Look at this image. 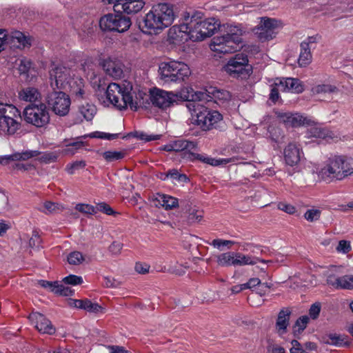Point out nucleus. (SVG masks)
<instances>
[{
	"label": "nucleus",
	"instance_id": "nucleus-1",
	"mask_svg": "<svg viewBox=\"0 0 353 353\" xmlns=\"http://www.w3.org/2000/svg\"><path fill=\"white\" fill-rule=\"evenodd\" d=\"M105 97H99V101L104 106L112 105L119 110H125L128 107L132 110H137L140 106L147 104V96L143 90L137 91L132 83L123 81L121 83H111L105 92Z\"/></svg>",
	"mask_w": 353,
	"mask_h": 353
},
{
	"label": "nucleus",
	"instance_id": "nucleus-2",
	"mask_svg": "<svg viewBox=\"0 0 353 353\" xmlns=\"http://www.w3.org/2000/svg\"><path fill=\"white\" fill-rule=\"evenodd\" d=\"M353 175V158L347 155H332L318 171L319 177L326 182L342 181Z\"/></svg>",
	"mask_w": 353,
	"mask_h": 353
},
{
	"label": "nucleus",
	"instance_id": "nucleus-3",
	"mask_svg": "<svg viewBox=\"0 0 353 353\" xmlns=\"http://www.w3.org/2000/svg\"><path fill=\"white\" fill-rule=\"evenodd\" d=\"M174 6L168 3L154 5L143 19V29L148 34H158L172 25L176 18Z\"/></svg>",
	"mask_w": 353,
	"mask_h": 353
},
{
	"label": "nucleus",
	"instance_id": "nucleus-4",
	"mask_svg": "<svg viewBox=\"0 0 353 353\" xmlns=\"http://www.w3.org/2000/svg\"><path fill=\"white\" fill-rule=\"evenodd\" d=\"M221 36L214 37L210 43V49L218 53H232L241 48L242 30L230 24L220 26Z\"/></svg>",
	"mask_w": 353,
	"mask_h": 353
},
{
	"label": "nucleus",
	"instance_id": "nucleus-5",
	"mask_svg": "<svg viewBox=\"0 0 353 353\" xmlns=\"http://www.w3.org/2000/svg\"><path fill=\"white\" fill-rule=\"evenodd\" d=\"M50 85L54 90L65 89L68 85L70 91L77 99L85 98V91L82 79L72 80L71 71L63 65H54L50 71Z\"/></svg>",
	"mask_w": 353,
	"mask_h": 353
},
{
	"label": "nucleus",
	"instance_id": "nucleus-6",
	"mask_svg": "<svg viewBox=\"0 0 353 353\" xmlns=\"http://www.w3.org/2000/svg\"><path fill=\"white\" fill-rule=\"evenodd\" d=\"M159 74L161 80L165 83H180L189 78L191 70L183 61L170 60L159 64Z\"/></svg>",
	"mask_w": 353,
	"mask_h": 353
},
{
	"label": "nucleus",
	"instance_id": "nucleus-7",
	"mask_svg": "<svg viewBox=\"0 0 353 353\" xmlns=\"http://www.w3.org/2000/svg\"><path fill=\"white\" fill-rule=\"evenodd\" d=\"M187 108L191 112L192 120L204 130H208L222 121V115L216 110H209L196 101H188Z\"/></svg>",
	"mask_w": 353,
	"mask_h": 353
},
{
	"label": "nucleus",
	"instance_id": "nucleus-8",
	"mask_svg": "<svg viewBox=\"0 0 353 353\" xmlns=\"http://www.w3.org/2000/svg\"><path fill=\"white\" fill-rule=\"evenodd\" d=\"M20 111L13 105L0 103V130L5 134H14L20 128Z\"/></svg>",
	"mask_w": 353,
	"mask_h": 353
},
{
	"label": "nucleus",
	"instance_id": "nucleus-9",
	"mask_svg": "<svg viewBox=\"0 0 353 353\" xmlns=\"http://www.w3.org/2000/svg\"><path fill=\"white\" fill-rule=\"evenodd\" d=\"M186 90L187 92L189 91L188 89ZM143 92L147 96L146 105L140 106V108H148L151 103L156 107L165 109L172 105L176 101L178 97H181V99L185 100L184 97L185 96L188 95V94H183L184 90H182V92H181L179 94H174L172 92H168L159 88H154L150 90L149 94H148L145 91Z\"/></svg>",
	"mask_w": 353,
	"mask_h": 353
},
{
	"label": "nucleus",
	"instance_id": "nucleus-10",
	"mask_svg": "<svg viewBox=\"0 0 353 353\" xmlns=\"http://www.w3.org/2000/svg\"><path fill=\"white\" fill-rule=\"evenodd\" d=\"M25 121L36 127H43L50 121V115L46 104H30L25 108L23 112Z\"/></svg>",
	"mask_w": 353,
	"mask_h": 353
},
{
	"label": "nucleus",
	"instance_id": "nucleus-11",
	"mask_svg": "<svg viewBox=\"0 0 353 353\" xmlns=\"http://www.w3.org/2000/svg\"><path fill=\"white\" fill-rule=\"evenodd\" d=\"M214 100L217 103H223L230 99V93L225 90L219 89L214 87H210L206 90L205 92L194 91L190 89V91H188V95L185 96L184 99L186 101H201L203 100Z\"/></svg>",
	"mask_w": 353,
	"mask_h": 353
},
{
	"label": "nucleus",
	"instance_id": "nucleus-12",
	"mask_svg": "<svg viewBox=\"0 0 353 353\" xmlns=\"http://www.w3.org/2000/svg\"><path fill=\"white\" fill-rule=\"evenodd\" d=\"M248 56L243 53L235 54L230 58L224 66V70L231 77L236 78H246L249 76Z\"/></svg>",
	"mask_w": 353,
	"mask_h": 353
},
{
	"label": "nucleus",
	"instance_id": "nucleus-13",
	"mask_svg": "<svg viewBox=\"0 0 353 353\" xmlns=\"http://www.w3.org/2000/svg\"><path fill=\"white\" fill-rule=\"evenodd\" d=\"M130 26V19L122 14H108L102 17L99 21V26L103 30L124 32Z\"/></svg>",
	"mask_w": 353,
	"mask_h": 353
},
{
	"label": "nucleus",
	"instance_id": "nucleus-14",
	"mask_svg": "<svg viewBox=\"0 0 353 353\" xmlns=\"http://www.w3.org/2000/svg\"><path fill=\"white\" fill-rule=\"evenodd\" d=\"M47 102L57 115L63 117L69 112L71 105L70 98L63 92L54 90L48 94Z\"/></svg>",
	"mask_w": 353,
	"mask_h": 353
},
{
	"label": "nucleus",
	"instance_id": "nucleus-15",
	"mask_svg": "<svg viewBox=\"0 0 353 353\" xmlns=\"http://www.w3.org/2000/svg\"><path fill=\"white\" fill-rule=\"evenodd\" d=\"M281 26V23L275 19L262 17L254 29L255 34L261 41L272 39L276 34V30Z\"/></svg>",
	"mask_w": 353,
	"mask_h": 353
},
{
	"label": "nucleus",
	"instance_id": "nucleus-16",
	"mask_svg": "<svg viewBox=\"0 0 353 353\" xmlns=\"http://www.w3.org/2000/svg\"><path fill=\"white\" fill-rule=\"evenodd\" d=\"M163 150L168 152H180L181 158L186 160L185 154L192 150H196L197 143L185 139H178L165 145Z\"/></svg>",
	"mask_w": 353,
	"mask_h": 353
},
{
	"label": "nucleus",
	"instance_id": "nucleus-17",
	"mask_svg": "<svg viewBox=\"0 0 353 353\" xmlns=\"http://www.w3.org/2000/svg\"><path fill=\"white\" fill-rule=\"evenodd\" d=\"M145 4L144 0H117L113 8L116 12L131 14L141 11Z\"/></svg>",
	"mask_w": 353,
	"mask_h": 353
},
{
	"label": "nucleus",
	"instance_id": "nucleus-18",
	"mask_svg": "<svg viewBox=\"0 0 353 353\" xmlns=\"http://www.w3.org/2000/svg\"><path fill=\"white\" fill-rule=\"evenodd\" d=\"M29 319L40 333L50 335L55 333L56 329L51 321L42 314L39 312L32 313L30 314Z\"/></svg>",
	"mask_w": 353,
	"mask_h": 353
},
{
	"label": "nucleus",
	"instance_id": "nucleus-19",
	"mask_svg": "<svg viewBox=\"0 0 353 353\" xmlns=\"http://www.w3.org/2000/svg\"><path fill=\"white\" fill-rule=\"evenodd\" d=\"M275 85L279 86L282 92L301 93L304 90L303 83L296 78L276 79Z\"/></svg>",
	"mask_w": 353,
	"mask_h": 353
},
{
	"label": "nucleus",
	"instance_id": "nucleus-20",
	"mask_svg": "<svg viewBox=\"0 0 353 353\" xmlns=\"http://www.w3.org/2000/svg\"><path fill=\"white\" fill-rule=\"evenodd\" d=\"M168 40L174 45H180L189 40V36L187 32V26L184 23L179 26H174L169 29Z\"/></svg>",
	"mask_w": 353,
	"mask_h": 353
},
{
	"label": "nucleus",
	"instance_id": "nucleus-21",
	"mask_svg": "<svg viewBox=\"0 0 353 353\" xmlns=\"http://www.w3.org/2000/svg\"><path fill=\"white\" fill-rule=\"evenodd\" d=\"M102 67L106 74L114 79H119L123 73V65L117 59L108 58L102 63Z\"/></svg>",
	"mask_w": 353,
	"mask_h": 353
},
{
	"label": "nucleus",
	"instance_id": "nucleus-22",
	"mask_svg": "<svg viewBox=\"0 0 353 353\" xmlns=\"http://www.w3.org/2000/svg\"><path fill=\"white\" fill-rule=\"evenodd\" d=\"M152 202L155 207H162L165 210H172L179 205L178 199L168 194L157 193L152 197Z\"/></svg>",
	"mask_w": 353,
	"mask_h": 353
},
{
	"label": "nucleus",
	"instance_id": "nucleus-23",
	"mask_svg": "<svg viewBox=\"0 0 353 353\" xmlns=\"http://www.w3.org/2000/svg\"><path fill=\"white\" fill-rule=\"evenodd\" d=\"M184 25L187 26L189 40L198 41L204 39L202 32L199 30V17L194 15L190 18L186 19V22L184 23Z\"/></svg>",
	"mask_w": 353,
	"mask_h": 353
},
{
	"label": "nucleus",
	"instance_id": "nucleus-24",
	"mask_svg": "<svg viewBox=\"0 0 353 353\" xmlns=\"http://www.w3.org/2000/svg\"><path fill=\"white\" fill-rule=\"evenodd\" d=\"M39 152L37 150H26L21 152H15L10 155L0 157V164L6 165L12 161H26L32 157H37Z\"/></svg>",
	"mask_w": 353,
	"mask_h": 353
},
{
	"label": "nucleus",
	"instance_id": "nucleus-25",
	"mask_svg": "<svg viewBox=\"0 0 353 353\" xmlns=\"http://www.w3.org/2000/svg\"><path fill=\"white\" fill-rule=\"evenodd\" d=\"M284 158L286 163L290 166L298 164L301 160V149L294 143H290L284 150Z\"/></svg>",
	"mask_w": 353,
	"mask_h": 353
},
{
	"label": "nucleus",
	"instance_id": "nucleus-26",
	"mask_svg": "<svg viewBox=\"0 0 353 353\" xmlns=\"http://www.w3.org/2000/svg\"><path fill=\"white\" fill-rule=\"evenodd\" d=\"M18 98L20 101L32 103L40 101L41 94L37 88L28 86L21 88L18 92Z\"/></svg>",
	"mask_w": 353,
	"mask_h": 353
},
{
	"label": "nucleus",
	"instance_id": "nucleus-27",
	"mask_svg": "<svg viewBox=\"0 0 353 353\" xmlns=\"http://www.w3.org/2000/svg\"><path fill=\"white\" fill-rule=\"evenodd\" d=\"M281 120L288 125L297 127L309 125L310 120L299 113L285 112L280 116Z\"/></svg>",
	"mask_w": 353,
	"mask_h": 353
},
{
	"label": "nucleus",
	"instance_id": "nucleus-28",
	"mask_svg": "<svg viewBox=\"0 0 353 353\" xmlns=\"http://www.w3.org/2000/svg\"><path fill=\"white\" fill-rule=\"evenodd\" d=\"M7 42L10 43L12 48H23L30 46V39L19 31L7 35Z\"/></svg>",
	"mask_w": 353,
	"mask_h": 353
},
{
	"label": "nucleus",
	"instance_id": "nucleus-29",
	"mask_svg": "<svg viewBox=\"0 0 353 353\" xmlns=\"http://www.w3.org/2000/svg\"><path fill=\"white\" fill-rule=\"evenodd\" d=\"M217 20L214 18H210L205 20H201L199 19V30L202 32L204 39L206 37H211L217 28H220L219 24L217 23Z\"/></svg>",
	"mask_w": 353,
	"mask_h": 353
},
{
	"label": "nucleus",
	"instance_id": "nucleus-30",
	"mask_svg": "<svg viewBox=\"0 0 353 353\" xmlns=\"http://www.w3.org/2000/svg\"><path fill=\"white\" fill-rule=\"evenodd\" d=\"M311 91L314 95L327 96L337 94L339 92V89L335 85L322 83L316 85L312 87Z\"/></svg>",
	"mask_w": 353,
	"mask_h": 353
},
{
	"label": "nucleus",
	"instance_id": "nucleus-31",
	"mask_svg": "<svg viewBox=\"0 0 353 353\" xmlns=\"http://www.w3.org/2000/svg\"><path fill=\"white\" fill-rule=\"evenodd\" d=\"M74 306L83 309L89 312L98 313L103 312V307L97 303H92L88 299L73 300Z\"/></svg>",
	"mask_w": 353,
	"mask_h": 353
},
{
	"label": "nucleus",
	"instance_id": "nucleus-32",
	"mask_svg": "<svg viewBox=\"0 0 353 353\" xmlns=\"http://www.w3.org/2000/svg\"><path fill=\"white\" fill-rule=\"evenodd\" d=\"M310 137L317 139H325L326 141L337 139L334 133L325 128L315 127L310 130Z\"/></svg>",
	"mask_w": 353,
	"mask_h": 353
},
{
	"label": "nucleus",
	"instance_id": "nucleus-33",
	"mask_svg": "<svg viewBox=\"0 0 353 353\" xmlns=\"http://www.w3.org/2000/svg\"><path fill=\"white\" fill-rule=\"evenodd\" d=\"M235 266H243L247 265H255L258 262L266 263L265 260H261L257 257H253L250 255L243 254L240 252H235Z\"/></svg>",
	"mask_w": 353,
	"mask_h": 353
},
{
	"label": "nucleus",
	"instance_id": "nucleus-34",
	"mask_svg": "<svg viewBox=\"0 0 353 353\" xmlns=\"http://www.w3.org/2000/svg\"><path fill=\"white\" fill-rule=\"evenodd\" d=\"M290 312L288 310H282L278 315L276 326L279 334L285 332L286 328L289 324Z\"/></svg>",
	"mask_w": 353,
	"mask_h": 353
},
{
	"label": "nucleus",
	"instance_id": "nucleus-35",
	"mask_svg": "<svg viewBox=\"0 0 353 353\" xmlns=\"http://www.w3.org/2000/svg\"><path fill=\"white\" fill-rule=\"evenodd\" d=\"M216 263L218 265L221 267H229L235 266V252H227L216 256Z\"/></svg>",
	"mask_w": 353,
	"mask_h": 353
},
{
	"label": "nucleus",
	"instance_id": "nucleus-36",
	"mask_svg": "<svg viewBox=\"0 0 353 353\" xmlns=\"http://www.w3.org/2000/svg\"><path fill=\"white\" fill-rule=\"evenodd\" d=\"M161 175V179L166 180L170 179L173 182L187 183L189 180L185 174L179 173L176 169L169 170L167 172Z\"/></svg>",
	"mask_w": 353,
	"mask_h": 353
},
{
	"label": "nucleus",
	"instance_id": "nucleus-37",
	"mask_svg": "<svg viewBox=\"0 0 353 353\" xmlns=\"http://www.w3.org/2000/svg\"><path fill=\"white\" fill-rule=\"evenodd\" d=\"M79 112L86 121H91L97 113V108L93 104L87 103L79 106Z\"/></svg>",
	"mask_w": 353,
	"mask_h": 353
},
{
	"label": "nucleus",
	"instance_id": "nucleus-38",
	"mask_svg": "<svg viewBox=\"0 0 353 353\" xmlns=\"http://www.w3.org/2000/svg\"><path fill=\"white\" fill-rule=\"evenodd\" d=\"M257 285L260 288L259 293L261 295L265 294L270 288L266 283H261L259 278H251L247 283H243V288H245V289H252Z\"/></svg>",
	"mask_w": 353,
	"mask_h": 353
},
{
	"label": "nucleus",
	"instance_id": "nucleus-39",
	"mask_svg": "<svg viewBox=\"0 0 353 353\" xmlns=\"http://www.w3.org/2000/svg\"><path fill=\"white\" fill-rule=\"evenodd\" d=\"M203 216V212L199 208L194 207H190L188 210L187 220L190 224L199 223Z\"/></svg>",
	"mask_w": 353,
	"mask_h": 353
},
{
	"label": "nucleus",
	"instance_id": "nucleus-40",
	"mask_svg": "<svg viewBox=\"0 0 353 353\" xmlns=\"http://www.w3.org/2000/svg\"><path fill=\"white\" fill-rule=\"evenodd\" d=\"M310 48L301 47V52L299 58V64L301 67L307 65L312 60V54Z\"/></svg>",
	"mask_w": 353,
	"mask_h": 353
},
{
	"label": "nucleus",
	"instance_id": "nucleus-41",
	"mask_svg": "<svg viewBox=\"0 0 353 353\" xmlns=\"http://www.w3.org/2000/svg\"><path fill=\"white\" fill-rule=\"evenodd\" d=\"M102 157L107 162H112L122 159L125 152L116 150H108L101 153Z\"/></svg>",
	"mask_w": 353,
	"mask_h": 353
},
{
	"label": "nucleus",
	"instance_id": "nucleus-42",
	"mask_svg": "<svg viewBox=\"0 0 353 353\" xmlns=\"http://www.w3.org/2000/svg\"><path fill=\"white\" fill-rule=\"evenodd\" d=\"M65 146L66 148L63 149V153L67 155H73L83 146V142L81 141H70Z\"/></svg>",
	"mask_w": 353,
	"mask_h": 353
},
{
	"label": "nucleus",
	"instance_id": "nucleus-43",
	"mask_svg": "<svg viewBox=\"0 0 353 353\" xmlns=\"http://www.w3.org/2000/svg\"><path fill=\"white\" fill-rule=\"evenodd\" d=\"M326 343L327 344L341 347L346 345L345 338L343 336L337 335V334H330L327 336Z\"/></svg>",
	"mask_w": 353,
	"mask_h": 353
},
{
	"label": "nucleus",
	"instance_id": "nucleus-44",
	"mask_svg": "<svg viewBox=\"0 0 353 353\" xmlns=\"http://www.w3.org/2000/svg\"><path fill=\"white\" fill-rule=\"evenodd\" d=\"M337 289H352L353 275H344L340 276Z\"/></svg>",
	"mask_w": 353,
	"mask_h": 353
},
{
	"label": "nucleus",
	"instance_id": "nucleus-45",
	"mask_svg": "<svg viewBox=\"0 0 353 353\" xmlns=\"http://www.w3.org/2000/svg\"><path fill=\"white\" fill-rule=\"evenodd\" d=\"M86 163L85 161H75L72 163H68L65 167V171L69 174H73L77 170L83 169L85 167Z\"/></svg>",
	"mask_w": 353,
	"mask_h": 353
},
{
	"label": "nucleus",
	"instance_id": "nucleus-46",
	"mask_svg": "<svg viewBox=\"0 0 353 353\" xmlns=\"http://www.w3.org/2000/svg\"><path fill=\"white\" fill-rule=\"evenodd\" d=\"M84 261V257L80 252L74 251L68 256V261L71 265H79Z\"/></svg>",
	"mask_w": 353,
	"mask_h": 353
},
{
	"label": "nucleus",
	"instance_id": "nucleus-47",
	"mask_svg": "<svg viewBox=\"0 0 353 353\" xmlns=\"http://www.w3.org/2000/svg\"><path fill=\"white\" fill-rule=\"evenodd\" d=\"M321 214V210L318 209H309L304 214V218L310 222L319 220Z\"/></svg>",
	"mask_w": 353,
	"mask_h": 353
},
{
	"label": "nucleus",
	"instance_id": "nucleus-48",
	"mask_svg": "<svg viewBox=\"0 0 353 353\" xmlns=\"http://www.w3.org/2000/svg\"><path fill=\"white\" fill-rule=\"evenodd\" d=\"M230 162H232V159H214L206 156L203 163L212 166H219L221 165H225Z\"/></svg>",
	"mask_w": 353,
	"mask_h": 353
},
{
	"label": "nucleus",
	"instance_id": "nucleus-49",
	"mask_svg": "<svg viewBox=\"0 0 353 353\" xmlns=\"http://www.w3.org/2000/svg\"><path fill=\"white\" fill-rule=\"evenodd\" d=\"M53 292L59 295L68 296L72 295L73 291L70 289V288L65 286L59 282H57L56 288L53 289Z\"/></svg>",
	"mask_w": 353,
	"mask_h": 353
},
{
	"label": "nucleus",
	"instance_id": "nucleus-50",
	"mask_svg": "<svg viewBox=\"0 0 353 353\" xmlns=\"http://www.w3.org/2000/svg\"><path fill=\"white\" fill-rule=\"evenodd\" d=\"M94 208L95 214L98 212H102L108 215H113L116 214L113 209L108 204L104 202L97 203Z\"/></svg>",
	"mask_w": 353,
	"mask_h": 353
},
{
	"label": "nucleus",
	"instance_id": "nucleus-51",
	"mask_svg": "<svg viewBox=\"0 0 353 353\" xmlns=\"http://www.w3.org/2000/svg\"><path fill=\"white\" fill-rule=\"evenodd\" d=\"M309 322V317L307 316H302L299 318L294 326V332H302L307 326Z\"/></svg>",
	"mask_w": 353,
	"mask_h": 353
},
{
	"label": "nucleus",
	"instance_id": "nucleus-52",
	"mask_svg": "<svg viewBox=\"0 0 353 353\" xmlns=\"http://www.w3.org/2000/svg\"><path fill=\"white\" fill-rule=\"evenodd\" d=\"M32 65V63L30 60L27 59H21L19 65V71L20 74H28L29 72H31Z\"/></svg>",
	"mask_w": 353,
	"mask_h": 353
},
{
	"label": "nucleus",
	"instance_id": "nucleus-53",
	"mask_svg": "<svg viewBox=\"0 0 353 353\" xmlns=\"http://www.w3.org/2000/svg\"><path fill=\"white\" fill-rule=\"evenodd\" d=\"M59 157V154L57 152H48L44 153L41 157L40 159L42 162L45 163H50L55 162Z\"/></svg>",
	"mask_w": 353,
	"mask_h": 353
},
{
	"label": "nucleus",
	"instance_id": "nucleus-54",
	"mask_svg": "<svg viewBox=\"0 0 353 353\" xmlns=\"http://www.w3.org/2000/svg\"><path fill=\"white\" fill-rule=\"evenodd\" d=\"M75 209L82 213L88 214H95V208L93 205L85 203H79L76 205Z\"/></svg>",
	"mask_w": 353,
	"mask_h": 353
},
{
	"label": "nucleus",
	"instance_id": "nucleus-55",
	"mask_svg": "<svg viewBox=\"0 0 353 353\" xmlns=\"http://www.w3.org/2000/svg\"><path fill=\"white\" fill-rule=\"evenodd\" d=\"M90 137L92 138H99L101 139L112 140L117 139L119 137V134H110L101 132H92L90 135Z\"/></svg>",
	"mask_w": 353,
	"mask_h": 353
},
{
	"label": "nucleus",
	"instance_id": "nucleus-56",
	"mask_svg": "<svg viewBox=\"0 0 353 353\" xmlns=\"http://www.w3.org/2000/svg\"><path fill=\"white\" fill-rule=\"evenodd\" d=\"M63 281L65 284L76 285L82 283L83 279L79 276L70 274L69 276L63 278Z\"/></svg>",
	"mask_w": 353,
	"mask_h": 353
},
{
	"label": "nucleus",
	"instance_id": "nucleus-57",
	"mask_svg": "<svg viewBox=\"0 0 353 353\" xmlns=\"http://www.w3.org/2000/svg\"><path fill=\"white\" fill-rule=\"evenodd\" d=\"M41 239L37 232H33L32 237L29 240V246L32 248H38L41 245Z\"/></svg>",
	"mask_w": 353,
	"mask_h": 353
},
{
	"label": "nucleus",
	"instance_id": "nucleus-58",
	"mask_svg": "<svg viewBox=\"0 0 353 353\" xmlns=\"http://www.w3.org/2000/svg\"><path fill=\"white\" fill-rule=\"evenodd\" d=\"M234 244V241L229 240H223V239H214L211 243L214 248H216L219 250H221L222 246H227L228 248H230L232 245Z\"/></svg>",
	"mask_w": 353,
	"mask_h": 353
},
{
	"label": "nucleus",
	"instance_id": "nucleus-59",
	"mask_svg": "<svg viewBox=\"0 0 353 353\" xmlns=\"http://www.w3.org/2000/svg\"><path fill=\"white\" fill-rule=\"evenodd\" d=\"M336 269V268H333L330 270V273L327 276V283L328 285H332L334 288L337 289L339 281L340 279V276H336L332 272Z\"/></svg>",
	"mask_w": 353,
	"mask_h": 353
},
{
	"label": "nucleus",
	"instance_id": "nucleus-60",
	"mask_svg": "<svg viewBox=\"0 0 353 353\" xmlns=\"http://www.w3.org/2000/svg\"><path fill=\"white\" fill-rule=\"evenodd\" d=\"M336 250L338 252H342L344 254L347 253L351 250L350 241L345 240L340 241Z\"/></svg>",
	"mask_w": 353,
	"mask_h": 353
},
{
	"label": "nucleus",
	"instance_id": "nucleus-61",
	"mask_svg": "<svg viewBox=\"0 0 353 353\" xmlns=\"http://www.w3.org/2000/svg\"><path fill=\"white\" fill-rule=\"evenodd\" d=\"M136 137L140 140L145 141L146 142L150 141L157 140L160 138L159 135H152L148 134L144 132H137Z\"/></svg>",
	"mask_w": 353,
	"mask_h": 353
},
{
	"label": "nucleus",
	"instance_id": "nucleus-62",
	"mask_svg": "<svg viewBox=\"0 0 353 353\" xmlns=\"http://www.w3.org/2000/svg\"><path fill=\"white\" fill-rule=\"evenodd\" d=\"M321 312V304L319 303H315L312 304L309 310L310 316L312 319H316Z\"/></svg>",
	"mask_w": 353,
	"mask_h": 353
},
{
	"label": "nucleus",
	"instance_id": "nucleus-63",
	"mask_svg": "<svg viewBox=\"0 0 353 353\" xmlns=\"http://www.w3.org/2000/svg\"><path fill=\"white\" fill-rule=\"evenodd\" d=\"M196 151V150H192L191 152L187 153L185 154L186 160L192 161L195 159H198L202 162H204L206 156L197 154L195 152Z\"/></svg>",
	"mask_w": 353,
	"mask_h": 353
},
{
	"label": "nucleus",
	"instance_id": "nucleus-64",
	"mask_svg": "<svg viewBox=\"0 0 353 353\" xmlns=\"http://www.w3.org/2000/svg\"><path fill=\"white\" fill-rule=\"evenodd\" d=\"M291 343L292 347L290 348V353H308L303 349L298 341L292 340Z\"/></svg>",
	"mask_w": 353,
	"mask_h": 353
}]
</instances>
